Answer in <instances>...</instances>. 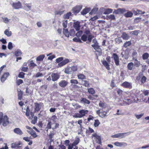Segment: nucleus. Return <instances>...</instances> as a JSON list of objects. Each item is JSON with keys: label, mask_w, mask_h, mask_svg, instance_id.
<instances>
[{"label": "nucleus", "mask_w": 149, "mask_h": 149, "mask_svg": "<svg viewBox=\"0 0 149 149\" xmlns=\"http://www.w3.org/2000/svg\"><path fill=\"white\" fill-rule=\"evenodd\" d=\"M93 36L89 31H86L84 34L81 36V39L84 41L87 40V43H89L91 42L93 38Z\"/></svg>", "instance_id": "obj_1"}, {"label": "nucleus", "mask_w": 149, "mask_h": 149, "mask_svg": "<svg viewBox=\"0 0 149 149\" xmlns=\"http://www.w3.org/2000/svg\"><path fill=\"white\" fill-rule=\"evenodd\" d=\"M94 49L95 50V54L96 55V58L98 59L97 56H101L102 54V52L100 46L98 45V43L95 39H94Z\"/></svg>", "instance_id": "obj_2"}, {"label": "nucleus", "mask_w": 149, "mask_h": 149, "mask_svg": "<svg viewBox=\"0 0 149 149\" xmlns=\"http://www.w3.org/2000/svg\"><path fill=\"white\" fill-rule=\"evenodd\" d=\"M3 113L2 112H0V124L2 123V125L4 126H6L9 123L8 119L6 116H4L2 118Z\"/></svg>", "instance_id": "obj_3"}, {"label": "nucleus", "mask_w": 149, "mask_h": 149, "mask_svg": "<svg viewBox=\"0 0 149 149\" xmlns=\"http://www.w3.org/2000/svg\"><path fill=\"white\" fill-rule=\"evenodd\" d=\"M131 133V132H128L125 133H119L114 135H112L111 137L112 138L121 139L124 138L126 135H130Z\"/></svg>", "instance_id": "obj_4"}, {"label": "nucleus", "mask_w": 149, "mask_h": 149, "mask_svg": "<svg viewBox=\"0 0 149 149\" xmlns=\"http://www.w3.org/2000/svg\"><path fill=\"white\" fill-rule=\"evenodd\" d=\"M58 125L56 123H52L51 122H49L48 123L47 126L46 128L47 129V131L48 129L51 128L53 130L55 129L58 127Z\"/></svg>", "instance_id": "obj_5"}, {"label": "nucleus", "mask_w": 149, "mask_h": 149, "mask_svg": "<svg viewBox=\"0 0 149 149\" xmlns=\"http://www.w3.org/2000/svg\"><path fill=\"white\" fill-rule=\"evenodd\" d=\"M26 115L29 119L31 120L33 119L34 115L33 112L30 113V110L28 107H27L26 108Z\"/></svg>", "instance_id": "obj_6"}, {"label": "nucleus", "mask_w": 149, "mask_h": 149, "mask_svg": "<svg viewBox=\"0 0 149 149\" xmlns=\"http://www.w3.org/2000/svg\"><path fill=\"white\" fill-rule=\"evenodd\" d=\"M43 104L42 103H35V110L36 111H39L42 107L43 106Z\"/></svg>", "instance_id": "obj_7"}, {"label": "nucleus", "mask_w": 149, "mask_h": 149, "mask_svg": "<svg viewBox=\"0 0 149 149\" xmlns=\"http://www.w3.org/2000/svg\"><path fill=\"white\" fill-rule=\"evenodd\" d=\"M94 137H95L94 139L97 143L102 145L101 144V138L100 136H99V134H94Z\"/></svg>", "instance_id": "obj_8"}, {"label": "nucleus", "mask_w": 149, "mask_h": 149, "mask_svg": "<svg viewBox=\"0 0 149 149\" xmlns=\"http://www.w3.org/2000/svg\"><path fill=\"white\" fill-rule=\"evenodd\" d=\"M112 58L114 60L115 64L117 66L119 65V61L118 56L115 53H113V55Z\"/></svg>", "instance_id": "obj_9"}, {"label": "nucleus", "mask_w": 149, "mask_h": 149, "mask_svg": "<svg viewBox=\"0 0 149 149\" xmlns=\"http://www.w3.org/2000/svg\"><path fill=\"white\" fill-rule=\"evenodd\" d=\"M70 62V61L69 59L68 58H65L64 60H63L60 63H59L58 65L60 67H61L65 65Z\"/></svg>", "instance_id": "obj_10"}, {"label": "nucleus", "mask_w": 149, "mask_h": 149, "mask_svg": "<svg viewBox=\"0 0 149 149\" xmlns=\"http://www.w3.org/2000/svg\"><path fill=\"white\" fill-rule=\"evenodd\" d=\"M12 6L15 9H18L22 8V6L20 2L13 3L12 4Z\"/></svg>", "instance_id": "obj_11"}, {"label": "nucleus", "mask_w": 149, "mask_h": 149, "mask_svg": "<svg viewBox=\"0 0 149 149\" xmlns=\"http://www.w3.org/2000/svg\"><path fill=\"white\" fill-rule=\"evenodd\" d=\"M68 82L65 80H62L60 81L58 83L59 86L62 88H64L68 85Z\"/></svg>", "instance_id": "obj_12"}, {"label": "nucleus", "mask_w": 149, "mask_h": 149, "mask_svg": "<svg viewBox=\"0 0 149 149\" xmlns=\"http://www.w3.org/2000/svg\"><path fill=\"white\" fill-rule=\"evenodd\" d=\"M82 7V6H76L73 8L72 10L73 13H78L81 9Z\"/></svg>", "instance_id": "obj_13"}, {"label": "nucleus", "mask_w": 149, "mask_h": 149, "mask_svg": "<svg viewBox=\"0 0 149 149\" xmlns=\"http://www.w3.org/2000/svg\"><path fill=\"white\" fill-rule=\"evenodd\" d=\"M123 102L125 103L126 104L130 105V104L134 103V102H136V99H134L133 100H132L126 98L124 99L123 100Z\"/></svg>", "instance_id": "obj_14"}, {"label": "nucleus", "mask_w": 149, "mask_h": 149, "mask_svg": "<svg viewBox=\"0 0 149 149\" xmlns=\"http://www.w3.org/2000/svg\"><path fill=\"white\" fill-rule=\"evenodd\" d=\"M51 76L52 81H55L59 78L60 75L56 73H54L52 74Z\"/></svg>", "instance_id": "obj_15"}, {"label": "nucleus", "mask_w": 149, "mask_h": 149, "mask_svg": "<svg viewBox=\"0 0 149 149\" xmlns=\"http://www.w3.org/2000/svg\"><path fill=\"white\" fill-rule=\"evenodd\" d=\"M122 85L124 87L130 88L132 87V84L131 83L127 81L124 82L122 84Z\"/></svg>", "instance_id": "obj_16"}, {"label": "nucleus", "mask_w": 149, "mask_h": 149, "mask_svg": "<svg viewBox=\"0 0 149 149\" xmlns=\"http://www.w3.org/2000/svg\"><path fill=\"white\" fill-rule=\"evenodd\" d=\"M126 10L124 8H118L117 10H115L113 12L116 14H122L125 12Z\"/></svg>", "instance_id": "obj_17"}, {"label": "nucleus", "mask_w": 149, "mask_h": 149, "mask_svg": "<svg viewBox=\"0 0 149 149\" xmlns=\"http://www.w3.org/2000/svg\"><path fill=\"white\" fill-rule=\"evenodd\" d=\"M80 23L78 21L74 22V23L73 26L76 30L77 31H79L80 29Z\"/></svg>", "instance_id": "obj_18"}, {"label": "nucleus", "mask_w": 149, "mask_h": 149, "mask_svg": "<svg viewBox=\"0 0 149 149\" xmlns=\"http://www.w3.org/2000/svg\"><path fill=\"white\" fill-rule=\"evenodd\" d=\"M133 12L135 15H137L139 14H144L145 13L144 11H142L141 10L138 9H136V10H133Z\"/></svg>", "instance_id": "obj_19"}, {"label": "nucleus", "mask_w": 149, "mask_h": 149, "mask_svg": "<svg viewBox=\"0 0 149 149\" xmlns=\"http://www.w3.org/2000/svg\"><path fill=\"white\" fill-rule=\"evenodd\" d=\"M114 144L116 146H125L127 145V143L124 142H116L114 143Z\"/></svg>", "instance_id": "obj_20"}, {"label": "nucleus", "mask_w": 149, "mask_h": 149, "mask_svg": "<svg viewBox=\"0 0 149 149\" xmlns=\"http://www.w3.org/2000/svg\"><path fill=\"white\" fill-rule=\"evenodd\" d=\"M9 75V74L8 72L4 73L1 77V82H4Z\"/></svg>", "instance_id": "obj_21"}, {"label": "nucleus", "mask_w": 149, "mask_h": 149, "mask_svg": "<svg viewBox=\"0 0 149 149\" xmlns=\"http://www.w3.org/2000/svg\"><path fill=\"white\" fill-rule=\"evenodd\" d=\"M14 132L19 135H22L23 134V132L19 128H16L13 130Z\"/></svg>", "instance_id": "obj_22"}, {"label": "nucleus", "mask_w": 149, "mask_h": 149, "mask_svg": "<svg viewBox=\"0 0 149 149\" xmlns=\"http://www.w3.org/2000/svg\"><path fill=\"white\" fill-rule=\"evenodd\" d=\"M121 55H122V57L124 58L125 59H127L128 58V52L127 50H125L124 53H122Z\"/></svg>", "instance_id": "obj_23"}, {"label": "nucleus", "mask_w": 149, "mask_h": 149, "mask_svg": "<svg viewBox=\"0 0 149 149\" xmlns=\"http://www.w3.org/2000/svg\"><path fill=\"white\" fill-rule=\"evenodd\" d=\"M88 111L87 110H81L79 111V113L80 114L81 117L85 116V114L88 113Z\"/></svg>", "instance_id": "obj_24"}, {"label": "nucleus", "mask_w": 149, "mask_h": 149, "mask_svg": "<svg viewBox=\"0 0 149 149\" xmlns=\"http://www.w3.org/2000/svg\"><path fill=\"white\" fill-rule=\"evenodd\" d=\"M90 10L91 9L90 8H86L84 9L81 13L82 15H84L88 13Z\"/></svg>", "instance_id": "obj_25"}, {"label": "nucleus", "mask_w": 149, "mask_h": 149, "mask_svg": "<svg viewBox=\"0 0 149 149\" xmlns=\"http://www.w3.org/2000/svg\"><path fill=\"white\" fill-rule=\"evenodd\" d=\"M4 33L8 37H10L12 35V32L10 31L9 29H6L4 32Z\"/></svg>", "instance_id": "obj_26"}, {"label": "nucleus", "mask_w": 149, "mask_h": 149, "mask_svg": "<svg viewBox=\"0 0 149 149\" xmlns=\"http://www.w3.org/2000/svg\"><path fill=\"white\" fill-rule=\"evenodd\" d=\"M18 91V98L19 100H21L23 95L22 91L19 88L17 89Z\"/></svg>", "instance_id": "obj_27"}, {"label": "nucleus", "mask_w": 149, "mask_h": 149, "mask_svg": "<svg viewBox=\"0 0 149 149\" xmlns=\"http://www.w3.org/2000/svg\"><path fill=\"white\" fill-rule=\"evenodd\" d=\"M64 72L67 74H71L72 73L71 67H68L65 68Z\"/></svg>", "instance_id": "obj_28"}, {"label": "nucleus", "mask_w": 149, "mask_h": 149, "mask_svg": "<svg viewBox=\"0 0 149 149\" xmlns=\"http://www.w3.org/2000/svg\"><path fill=\"white\" fill-rule=\"evenodd\" d=\"M102 64L104 65V66L106 67L107 69L108 70H109L110 69V68L109 67V65L107 62L106 61H102Z\"/></svg>", "instance_id": "obj_29"}, {"label": "nucleus", "mask_w": 149, "mask_h": 149, "mask_svg": "<svg viewBox=\"0 0 149 149\" xmlns=\"http://www.w3.org/2000/svg\"><path fill=\"white\" fill-rule=\"evenodd\" d=\"M134 64L132 62H130L127 65V68L128 70H132L133 69Z\"/></svg>", "instance_id": "obj_30"}, {"label": "nucleus", "mask_w": 149, "mask_h": 149, "mask_svg": "<svg viewBox=\"0 0 149 149\" xmlns=\"http://www.w3.org/2000/svg\"><path fill=\"white\" fill-rule=\"evenodd\" d=\"M133 15V13L130 11H128L124 15L126 17H132Z\"/></svg>", "instance_id": "obj_31"}, {"label": "nucleus", "mask_w": 149, "mask_h": 149, "mask_svg": "<svg viewBox=\"0 0 149 149\" xmlns=\"http://www.w3.org/2000/svg\"><path fill=\"white\" fill-rule=\"evenodd\" d=\"M107 112L105 111H102L99 113V116L102 118H104L107 116Z\"/></svg>", "instance_id": "obj_32"}, {"label": "nucleus", "mask_w": 149, "mask_h": 149, "mask_svg": "<svg viewBox=\"0 0 149 149\" xmlns=\"http://www.w3.org/2000/svg\"><path fill=\"white\" fill-rule=\"evenodd\" d=\"M25 127L27 129L29 130H27V132L31 135L34 131L31 128L28 126H26Z\"/></svg>", "instance_id": "obj_33"}, {"label": "nucleus", "mask_w": 149, "mask_h": 149, "mask_svg": "<svg viewBox=\"0 0 149 149\" xmlns=\"http://www.w3.org/2000/svg\"><path fill=\"white\" fill-rule=\"evenodd\" d=\"M121 37L125 40H127L129 38V36L125 33H123Z\"/></svg>", "instance_id": "obj_34"}, {"label": "nucleus", "mask_w": 149, "mask_h": 149, "mask_svg": "<svg viewBox=\"0 0 149 149\" xmlns=\"http://www.w3.org/2000/svg\"><path fill=\"white\" fill-rule=\"evenodd\" d=\"M45 57V56L44 55H41L39 56L38 57L36 58V60L37 61H42Z\"/></svg>", "instance_id": "obj_35"}, {"label": "nucleus", "mask_w": 149, "mask_h": 149, "mask_svg": "<svg viewBox=\"0 0 149 149\" xmlns=\"http://www.w3.org/2000/svg\"><path fill=\"white\" fill-rule=\"evenodd\" d=\"M112 12V10L111 9L108 8L104 10V14H108L111 13Z\"/></svg>", "instance_id": "obj_36"}, {"label": "nucleus", "mask_w": 149, "mask_h": 149, "mask_svg": "<svg viewBox=\"0 0 149 149\" xmlns=\"http://www.w3.org/2000/svg\"><path fill=\"white\" fill-rule=\"evenodd\" d=\"M81 84L85 87H88L89 86V83L87 81H82Z\"/></svg>", "instance_id": "obj_37"}, {"label": "nucleus", "mask_w": 149, "mask_h": 149, "mask_svg": "<svg viewBox=\"0 0 149 149\" xmlns=\"http://www.w3.org/2000/svg\"><path fill=\"white\" fill-rule=\"evenodd\" d=\"M63 33L66 37H69V32L67 29H63Z\"/></svg>", "instance_id": "obj_38"}, {"label": "nucleus", "mask_w": 149, "mask_h": 149, "mask_svg": "<svg viewBox=\"0 0 149 149\" xmlns=\"http://www.w3.org/2000/svg\"><path fill=\"white\" fill-rule=\"evenodd\" d=\"M71 13L70 12H69L67 13L66 14H65L63 15V18L65 19H69V17L70 16H71Z\"/></svg>", "instance_id": "obj_39"}, {"label": "nucleus", "mask_w": 149, "mask_h": 149, "mask_svg": "<svg viewBox=\"0 0 149 149\" xmlns=\"http://www.w3.org/2000/svg\"><path fill=\"white\" fill-rule=\"evenodd\" d=\"M78 79H85L86 77L84 75L82 74H79L77 75Z\"/></svg>", "instance_id": "obj_40"}, {"label": "nucleus", "mask_w": 149, "mask_h": 149, "mask_svg": "<svg viewBox=\"0 0 149 149\" xmlns=\"http://www.w3.org/2000/svg\"><path fill=\"white\" fill-rule=\"evenodd\" d=\"M22 54L21 51L19 50H17L15 52V54L16 56H20Z\"/></svg>", "instance_id": "obj_41"}, {"label": "nucleus", "mask_w": 149, "mask_h": 149, "mask_svg": "<svg viewBox=\"0 0 149 149\" xmlns=\"http://www.w3.org/2000/svg\"><path fill=\"white\" fill-rule=\"evenodd\" d=\"M81 102H83L84 103H86L89 104L90 103V102L85 98H82L81 99Z\"/></svg>", "instance_id": "obj_42"}, {"label": "nucleus", "mask_w": 149, "mask_h": 149, "mask_svg": "<svg viewBox=\"0 0 149 149\" xmlns=\"http://www.w3.org/2000/svg\"><path fill=\"white\" fill-rule=\"evenodd\" d=\"M149 55L147 53H144L142 55L143 59V60L147 59L149 57Z\"/></svg>", "instance_id": "obj_43"}, {"label": "nucleus", "mask_w": 149, "mask_h": 149, "mask_svg": "<svg viewBox=\"0 0 149 149\" xmlns=\"http://www.w3.org/2000/svg\"><path fill=\"white\" fill-rule=\"evenodd\" d=\"M115 41L116 43L119 44L122 42V41L120 37H118L115 39Z\"/></svg>", "instance_id": "obj_44"}, {"label": "nucleus", "mask_w": 149, "mask_h": 149, "mask_svg": "<svg viewBox=\"0 0 149 149\" xmlns=\"http://www.w3.org/2000/svg\"><path fill=\"white\" fill-rule=\"evenodd\" d=\"M135 61L134 62V63L135 66L137 67H139L141 65L140 61H138L136 59H135Z\"/></svg>", "instance_id": "obj_45"}, {"label": "nucleus", "mask_w": 149, "mask_h": 149, "mask_svg": "<svg viewBox=\"0 0 149 149\" xmlns=\"http://www.w3.org/2000/svg\"><path fill=\"white\" fill-rule=\"evenodd\" d=\"M131 44V42L130 41H127L124 43L123 47L125 48H126L127 47L129 46Z\"/></svg>", "instance_id": "obj_46"}, {"label": "nucleus", "mask_w": 149, "mask_h": 149, "mask_svg": "<svg viewBox=\"0 0 149 149\" xmlns=\"http://www.w3.org/2000/svg\"><path fill=\"white\" fill-rule=\"evenodd\" d=\"M20 144L18 143H13L11 144V147L12 148H18Z\"/></svg>", "instance_id": "obj_47"}, {"label": "nucleus", "mask_w": 149, "mask_h": 149, "mask_svg": "<svg viewBox=\"0 0 149 149\" xmlns=\"http://www.w3.org/2000/svg\"><path fill=\"white\" fill-rule=\"evenodd\" d=\"M100 123L99 120H95L94 123V125L95 127H98L100 124Z\"/></svg>", "instance_id": "obj_48"}, {"label": "nucleus", "mask_w": 149, "mask_h": 149, "mask_svg": "<svg viewBox=\"0 0 149 149\" xmlns=\"http://www.w3.org/2000/svg\"><path fill=\"white\" fill-rule=\"evenodd\" d=\"M37 117L36 116H35L33 117V119L32 120L31 122L33 124H35L37 122Z\"/></svg>", "instance_id": "obj_49"}, {"label": "nucleus", "mask_w": 149, "mask_h": 149, "mask_svg": "<svg viewBox=\"0 0 149 149\" xmlns=\"http://www.w3.org/2000/svg\"><path fill=\"white\" fill-rule=\"evenodd\" d=\"M70 83L72 84H77L78 82L77 79H72L70 80Z\"/></svg>", "instance_id": "obj_50"}, {"label": "nucleus", "mask_w": 149, "mask_h": 149, "mask_svg": "<svg viewBox=\"0 0 149 149\" xmlns=\"http://www.w3.org/2000/svg\"><path fill=\"white\" fill-rule=\"evenodd\" d=\"M141 19V18L140 17H137L134 19V22L135 23H138L140 22Z\"/></svg>", "instance_id": "obj_51"}, {"label": "nucleus", "mask_w": 149, "mask_h": 149, "mask_svg": "<svg viewBox=\"0 0 149 149\" xmlns=\"http://www.w3.org/2000/svg\"><path fill=\"white\" fill-rule=\"evenodd\" d=\"M75 33V31L73 29H72L70 31L69 34H70V35L71 36H74Z\"/></svg>", "instance_id": "obj_52"}, {"label": "nucleus", "mask_w": 149, "mask_h": 149, "mask_svg": "<svg viewBox=\"0 0 149 149\" xmlns=\"http://www.w3.org/2000/svg\"><path fill=\"white\" fill-rule=\"evenodd\" d=\"M3 22L7 24L10 22V19H8L7 17L3 18Z\"/></svg>", "instance_id": "obj_53"}, {"label": "nucleus", "mask_w": 149, "mask_h": 149, "mask_svg": "<svg viewBox=\"0 0 149 149\" xmlns=\"http://www.w3.org/2000/svg\"><path fill=\"white\" fill-rule=\"evenodd\" d=\"M79 138H77L74 141V142L72 143V145L73 146H75L77 145L79 143Z\"/></svg>", "instance_id": "obj_54"}, {"label": "nucleus", "mask_w": 149, "mask_h": 149, "mask_svg": "<svg viewBox=\"0 0 149 149\" xmlns=\"http://www.w3.org/2000/svg\"><path fill=\"white\" fill-rule=\"evenodd\" d=\"M63 58L62 57H59L58 58H57L56 59V62H57V63H60L63 60Z\"/></svg>", "instance_id": "obj_55"}, {"label": "nucleus", "mask_w": 149, "mask_h": 149, "mask_svg": "<svg viewBox=\"0 0 149 149\" xmlns=\"http://www.w3.org/2000/svg\"><path fill=\"white\" fill-rule=\"evenodd\" d=\"M71 68L72 73L76 71L77 69V67L76 66H73L71 67Z\"/></svg>", "instance_id": "obj_56"}, {"label": "nucleus", "mask_w": 149, "mask_h": 149, "mask_svg": "<svg viewBox=\"0 0 149 149\" xmlns=\"http://www.w3.org/2000/svg\"><path fill=\"white\" fill-rule=\"evenodd\" d=\"M25 73L23 72H21L18 75V77L21 78H23L24 77Z\"/></svg>", "instance_id": "obj_57"}, {"label": "nucleus", "mask_w": 149, "mask_h": 149, "mask_svg": "<svg viewBox=\"0 0 149 149\" xmlns=\"http://www.w3.org/2000/svg\"><path fill=\"white\" fill-rule=\"evenodd\" d=\"M73 40L75 42H81V39L79 38H74L73 39Z\"/></svg>", "instance_id": "obj_58"}, {"label": "nucleus", "mask_w": 149, "mask_h": 149, "mask_svg": "<svg viewBox=\"0 0 149 149\" xmlns=\"http://www.w3.org/2000/svg\"><path fill=\"white\" fill-rule=\"evenodd\" d=\"M143 115L144 113H142L140 115H137V114H135V116L138 119H139L141 118L143 116Z\"/></svg>", "instance_id": "obj_59"}, {"label": "nucleus", "mask_w": 149, "mask_h": 149, "mask_svg": "<svg viewBox=\"0 0 149 149\" xmlns=\"http://www.w3.org/2000/svg\"><path fill=\"white\" fill-rule=\"evenodd\" d=\"M13 47L12 43L11 42H9L8 46V48L10 50H11L13 49Z\"/></svg>", "instance_id": "obj_60"}, {"label": "nucleus", "mask_w": 149, "mask_h": 149, "mask_svg": "<svg viewBox=\"0 0 149 149\" xmlns=\"http://www.w3.org/2000/svg\"><path fill=\"white\" fill-rule=\"evenodd\" d=\"M108 17L111 20L115 19V17L114 15H113L111 14L110 15L108 16Z\"/></svg>", "instance_id": "obj_61"}, {"label": "nucleus", "mask_w": 149, "mask_h": 149, "mask_svg": "<svg viewBox=\"0 0 149 149\" xmlns=\"http://www.w3.org/2000/svg\"><path fill=\"white\" fill-rule=\"evenodd\" d=\"M82 33V31H80L77 32L76 33V35L78 37H79Z\"/></svg>", "instance_id": "obj_62"}, {"label": "nucleus", "mask_w": 149, "mask_h": 149, "mask_svg": "<svg viewBox=\"0 0 149 149\" xmlns=\"http://www.w3.org/2000/svg\"><path fill=\"white\" fill-rule=\"evenodd\" d=\"M24 8L26 10L28 11L31 9V6L28 4H25L24 6Z\"/></svg>", "instance_id": "obj_63"}, {"label": "nucleus", "mask_w": 149, "mask_h": 149, "mask_svg": "<svg viewBox=\"0 0 149 149\" xmlns=\"http://www.w3.org/2000/svg\"><path fill=\"white\" fill-rule=\"evenodd\" d=\"M143 75V74L141 72L139 73V74L138 76L136 77V79L138 80H139L142 76Z\"/></svg>", "instance_id": "obj_64"}]
</instances>
